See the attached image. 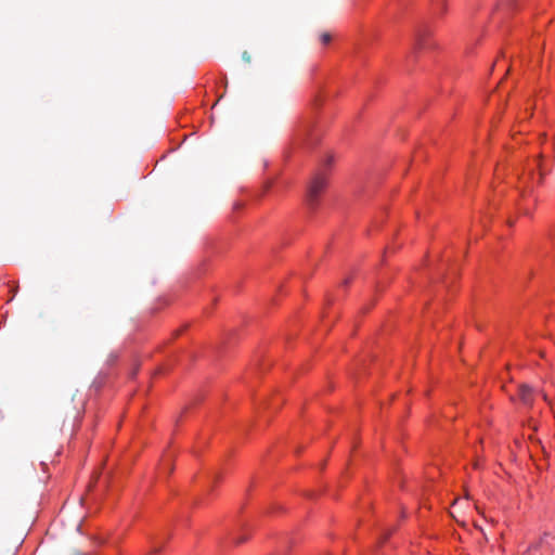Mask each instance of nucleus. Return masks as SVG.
<instances>
[{"label":"nucleus","instance_id":"f257e3e1","mask_svg":"<svg viewBox=\"0 0 555 555\" xmlns=\"http://www.w3.org/2000/svg\"><path fill=\"white\" fill-rule=\"evenodd\" d=\"M333 163V157L328 156L323 164L322 168H320L314 176L312 177V180L308 188L307 193V203L310 206V208L314 209L319 204V197L322 194V192L325 190L327 185V168Z\"/></svg>","mask_w":555,"mask_h":555},{"label":"nucleus","instance_id":"f03ea898","mask_svg":"<svg viewBox=\"0 0 555 555\" xmlns=\"http://www.w3.org/2000/svg\"><path fill=\"white\" fill-rule=\"evenodd\" d=\"M457 278V272H456V269L455 268H451L450 269V273L449 274H446L439 285L436 287V294H435V300H437L438 302H441L443 301L446 298H444V295L442 294L444 291H451L454 283H455V280Z\"/></svg>","mask_w":555,"mask_h":555},{"label":"nucleus","instance_id":"7ed1b4c3","mask_svg":"<svg viewBox=\"0 0 555 555\" xmlns=\"http://www.w3.org/2000/svg\"><path fill=\"white\" fill-rule=\"evenodd\" d=\"M353 280H354V273L351 272L348 276H346L341 281V283L339 284V286L337 287L335 293H327L325 296V300H326L327 305L332 306L335 302L340 301L345 296L347 287L352 283Z\"/></svg>","mask_w":555,"mask_h":555},{"label":"nucleus","instance_id":"20e7f679","mask_svg":"<svg viewBox=\"0 0 555 555\" xmlns=\"http://www.w3.org/2000/svg\"><path fill=\"white\" fill-rule=\"evenodd\" d=\"M430 38V29L428 27H421L416 31V38H415V50H423L426 48H430L431 44L429 42Z\"/></svg>","mask_w":555,"mask_h":555},{"label":"nucleus","instance_id":"39448f33","mask_svg":"<svg viewBox=\"0 0 555 555\" xmlns=\"http://www.w3.org/2000/svg\"><path fill=\"white\" fill-rule=\"evenodd\" d=\"M519 397L524 404L530 405L531 404V388L527 385H521L519 387Z\"/></svg>","mask_w":555,"mask_h":555},{"label":"nucleus","instance_id":"423d86ee","mask_svg":"<svg viewBox=\"0 0 555 555\" xmlns=\"http://www.w3.org/2000/svg\"><path fill=\"white\" fill-rule=\"evenodd\" d=\"M332 41V35L330 33H322L320 35V42L322 46H327Z\"/></svg>","mask_w":555,"mask_h":555},{"label":"nucleus","instance_id":"0eeeda50","mask_svg":"<svg viewBox=\"0 0 555 555\" xmlns=\"http://www.w3.org/2000/svg\"><path fill=\"white\" fill-rule=\"evenodd\" d=\"M519 208L522 210L524 214H529V209L526 206H520Z\"/></svg>","mask_w":555,"mask_h":555},{"label":"nucleus","instance_id":"6e6552de","mask_svg":"<svg viewBox=\"0 0 555 555\" xmlns=\"http://www.w3.org/2000/svg\"><path fill=\"white\" fill-rule=\"evenodd\" d=\"M158 551H159V548H154L152 552L157 553Z\"/></svg>","mask_w":555,"mask_h":555},{"label":"nucleus","instance_id":"1a4fd4ad","mask_svg":"<svg viewBox=\"0 0 555 555\" xmlns=\"http://www.w3.org/2000/svg\"><path fill=\"white\" fill-rule=\"evenodd\" d=\"M245 540V538L237 541V543H242Z\"/></svg>","mask_w":555,"mask_h":555},{"label":"nucleus","instance_id":"9d476101","mask_svg":"<svg viewBox=\"0 0 555 555\" xmlns=\"http://www.w3.org/2000/svg\"><path fill=\"white\" fill-rule=\"evenodd\" d=\"M439 1H440V2H439L438 4H439V5H440V4L442 5V4H443V0H439Z\"/></svg>","mask_w":555,"mask_h":555}]
</instances>
